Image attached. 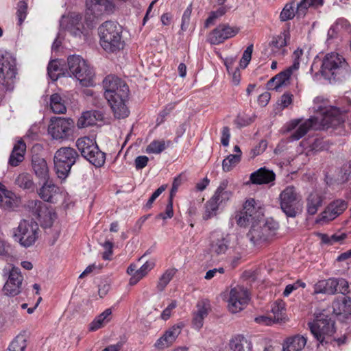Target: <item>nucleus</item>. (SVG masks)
Wrapping results in <instances>:
<instances>
[{"label": "nucleus", "instance_id": "nucleus-55", "mask_svg": "<svg viewBox=\"0 0 351 351\" xmlns=\"http://www.w3.org/2000/svg\"><path fill=\"white\" fill-rule=\"evenodd\" d=\"M154 266L155 263L154 261H147L138 269H137L136 272L143 278L154 267Z\"/></svg>", "mask_w": 351, "mask_h": 351}, {"label": "nucleus", "instance_id": "nucleus-17", "mask_svg": "<svg viewBox=\"0 0 351 351\" xmlns=\"http://www.w3.org/2000/svg\"><path fill=\"white\" fill-rule=\"evenodd\" d=\"M23 277L21 269L16 267H12L10 271L8 278L3 287V291L6 295L15 296L21 291V286Z\"/></svg>", "mask_w": 351, "mask_h": 351}, {"label": "nucleus", "instance_id": "nucleus-24", "mask_svg": "<svg viewBox=\"0 0 351 351\" xmlns=\"http://www.w3.org/2000/svg\"><path fill=\"white\" fill-rule=\"evenodd\" d=\"M228 180H223L213 195L221 206H225L232 196V192L228 188Z\"/></svg>", "mask_w": 351, "mask_h": 351}, {"label": "nucleus", "instance_id": "nucleus-27", "mask_svg": "<svg viewBox=\"0 0 351 351\" xmlns=\"http://www.w3.org/2000/svg\"><path fill=\"white\" fill-rule=\"evenodd\" d=\"M324 197L317 191L311 192L307 197L306 202V213L309 215H314L322 206Z\"/></svg>", "mask_w": 351, "mask_h": 351}, {"label": "nucleus", "instance_id": "nucleus-59", "mask_svg": "<svg viewBox=\"0 0 351 351\" xmlns=\"http://www.w3.org/2000/svg\"><path fill=\"white\" fill-rule=\"evenodd\" d=\"M326 292L328 294H334L337 292L338 282L337 278H329L326 280Z\"/></svg>", "mask_w": 351, "mask_h": 351}, {"label": "nucleus", "instance_id": "nucleus-35", "mask_svg": "<svg viewBox=\"0 0 351 351\" xmlns=\"http://www.w3.org/2000/svg\"><path fill=\"white\" fill-rule=\"evenodd\" d=\"M112 311L110 308L106 309L103 313L96 317L89 324V330L95 331L103 327L111 319Z\"/></svg>", "mask_w": 351, "mask_h": 351}, {"label": "nucleus", "instance_id": "nucleus-52", "mask_svg": "<svg viewBox=\"0 0 351 351\" xmlns=\"http://www.w3.org/2000/svg\"><path fill=\"white\" fill-rule=\"evenodd\" d=\"M252 51L253 45H249L244 51L239 63L241 68L245 69L251 60Z\"/></svg>", "mask_w": 351, "mask_h": 351}, {"label": "nucleus", "instance_id": "nucleus-10", "mask_svg": "<svg viewBox=\"0 0 351 351\" xmlns=\"http://www.w3.org/2000/svg\"><path fill=\"white\" fill-rule=\"evenodd\" d=\"M16 74V58L6 51H0V84L10 88Z\"/></svg>", "mask_w": 351, "mask_h": 351}, {"label": "nucleus", "instance_id": "nucleus-57", "mask_svg": "<svg viewBox=\"0 0 351 351\" xmlns=\"http://www.w3.org/2000/svg\"><path fill=\"white\" fill-rule=\"evenodd\" d=\"M173 216V202L171 200H169L168 204L166 206L165 213H160L157 216V219H171Z\"/></svg>", "mask_w": 351, "mask_h": 351}, {"label": "nucleus", "instance_id": "nucleus-5", "mask_svg": "<svg viewBox=\"0 0 351 351\" xmlns=\"http://www.w3.org/2000/svg\"><path fill=\"white\" fill-rule=\"evenodd\" d=\"M335 322L325 311L317 315L312 322L308 324L313 337L320 344L327 343L335 332Z\"/></svg>", "mask_w": 351, "mask_h": 351}, {"label": "nucleus", "instance_id": "nucleus-63", "mask_svg": "<svg viewBox=\"0 0 351 351\" xmlns=\"http://www.w3.org/2000/svg\"><path fill=\"white\" fill-rule=\"evenodd\" d=\"M149 158L146 156H140L136 158L134 165L136 169H142L147 165Z\"/></svg>", "mask_w": 351, "mask_h": 351}, {"label": "nucleus", "instance_id": "nucleus-6", "mask_svg": "<svg viewBox=\"0 0 351 351\" xmlns=\"http://www.w3.org/2000/svg\"><path fill=\"white\" fill-rule=\"evenodd\" d=\"M78 158L77 152L72 147H62L58 149L53 156L54 168L58 177L65 179Z\"/></svg>", "mask_w": 351, "mask_h": 351}, {"label": "nucleus", "instance_id": "nucleus-37", "mask_svg": "<svg viewBox=\"0 0 351 351\" xmlns=\"http://www.w3.org/2000/svg\"><path fill=\"white\" fill-rule=\"evenodd\" d=\"M15 183L20 188L34 191L35 188V184L33 181V178L31 174L28 173H20L16 178Z\"/></svg>", "mask_w": 351, "mask_h": 351}, {"label": "nucleus", "instance_id": "nucleus-47", "mask_svg": "<svg viewBox=\"0 0 351 351\" xmlns=\"http://www.w3.org/2000/svg\"><path fill=\"white\" fill-rule=\"evenodd\" d=\"M166 149L164 141H153L146 148V152L148 154H160Z\"/></svg>", "mask_w": 351, "mask_h": 351}, {"label": "nucleus", "instance_id": "nucleus-58", "mask_svg": "<svg viewBox=\"0 0 351 351\" xmlns=\"http://www.w3.org/2000/svg\"><path fill=\"white\" fill-rule=\"evenodd\" d=\"M327 148L326 142L322 138H315L310 146V150L312 152H319Z\"/></svg>", "mask_w": 351, "mask_h": 351}, {"label": "nucleus", "instance_id": "nucleus-44", "mask_svg": "<svg viewBox=\"0 0 351 351\" xmlns=\"http://www.w3.org/2000/svg\"><path fill=\"white\" fill-rule=\"evenodd\" d=\"M241 159L239 154H230L227 156L222 161V169L224 172H229L232 170L240 162Z\"/></svg>", "mask_w": 351, "mask_h": 351}, {"label": "nucleus", "instance_id": "nucleus-40", "mask_svg": "<svg viewBox=\"0 0 351 351\" xmlns=\"http://www.w3.org/2000/svg\"><path fill=\"white\" fill-rule=\"evenodd\" d=\"M17 203L18 200L14 193L7 190L0 199V207L5 210H11L17 206Z\"/></svg>", "mask_w": 351, "mask_h": 351}, {"label": "nucleus", "instance_id": "nucleus-45", "mask_svg": "<svg viewBox=\"0 0 351 351\" xmlns=\"http://www.w3.org/2000/svg\"><path fill=\"white\" fill-rule=\"evenodd\" d=\"M27 348V341L23 335L16 336L10 343L5 351H25Z\"/></svg>", "mask_w": 351, "mask_h": 351}, {"label": "nucleus", "instance_id": "nucleus-12", "mask_svg": "<svg viewBox=\"0 0 351 351\" xmlns=\"http://www.w3.org/2000/svg\"><path fill=\"white\" fill-rule=\"evenodd\" d=\"M38 226L32 220H23L14 232V239L25 247L33 245L38 237Z\"/></svg>", "mask_w": 351, "mask_h": 351}, {"label": "nucleus", "instance_id": "nucleus-26", "mask_svg": "<svg viewBox=\"0 0 351 351\" xmlns=\"http://www.w3.org/2000/svg\"><path fill=\"white\" fill-rule=\"evenodd\" d=\"M275 173L266 168H261L250 175V180L253 184H268L275 180Z\"/></svg>", "mask_w": 351, "mask_h": 351}, {"label": "nucleus", "instance_id": "nucleus-43", "mask_svg": "<svg viewBox=\"0 0 351 351\" xmlns=\"http://www.w3.org/2000/svg\"><path fill=\"white\" fill-rule=\"evenodd\" d=\"M91 164L97 167H100L104 165L106 160V154L102 152L99 147L96 148V150L92 152V153L86 158Z\"/></svg>", "mask_w": 351, "mask_h": 351}, {"label": "nucleus", "instance_id": "nucleus-53", "mask_svg": "<svg viewBox=\"0 0 351 351\" xmlns=\"http://www.w3.org/2000/svg\"><path fill=\"white\" fill-rule=\"evenodd\" d=\"M351 178V165H344L341 168L339 178L338 182L340 184L345 183L348 182Z\"/></svg>", "mask_w": 351, "mask_h": 351}, {"label": "nucleus", "instance_id": "nucleus-31", "mask_svg": "<svg viewBox=\"0 0 351 351\" xmlns=\"http://www.w3.org/2000/svg\"><path fill=\"white\" fill-rule=\"evenodd\" d=\"M306 343V339L300 335L287 338L282 344V351H300Z\"/></svg>", "mask_w": 351, "mask_h": 351}, {"label": "nucleus", "instance_id": "nucleus-60", "mask_svg": "<svg viewBox=\"0 0 351 351\" xmlns=\"http://www.w3.org/2000/svg\"><path fill=\"white\" fill-rule=\"evenodd\" d=\"M167 188V185L165 184H163L162 186H160L158 189H156L154 193L152 195V196L149 197V199H148V201L146 203V205L145 206L147 208H150L152 206V204L154 203V202L156 200V199L163 192L165 191V190Z\"/></svg>", "mask_w": 351, "mask_h": 351}, {"label": "nucleus", "instance_id": "nucleus-61", "mask_svg": "<svg viewBox=\"0 0 351 351\" xmlns=\"http://www.w3.org/2000/svg\"><path fill=\"white\" fill-rule=\"evenodd\" d=\"M267 147V143L265 140H261L251 151L252 157L257 156L264 152Z\"/></svg>", "mask_w": 351, "mask_h": 351}, {"label": "nucleus", "instance_id": "nucleus-56", "mask_svg": "<svg viewBox=\"0 0 351 351\" xmlns=\"http://www.w3.org/2000/svg\"><path fill=\"white\" fill-rule=\"evenodd\" d=\"M192 12V5L190 4L186 9L184 10L182 17L181 29L186 30L188 25L189 24L190 17Z\"/></svg>", "mask_w": 351, "mask_h": 351}, {"label": "nucleus", "instance_id": "nucleus-50", "mask_svg": "<svg viewBox=\"0 0 351 351\" xmlns=\"http://www.w3.org/2000/svg\"><path fill=\"white\" fill-rule=\"evenodd\" d=\"M236 219L237 224L241 227H246L250 223H252V225L254 223V219L245 214L242 210L237 214Z\"/></svg>", "mask_w": 351, "mask_h": 351}, {"label": "nucleus", "instance_id": "nucleus-3", "mask_svg": "<svg viewBox=\"0 0 351 351\" xmlns=\"http://www.w3.org/2000/svg\"><path fill=\"white\" fill-rule=\"evenodd\" d=\"M320 72L330 82H342L350 77L351 68L343 56L331 52L323 58Z\"/></svg>", "mask_w": 351, "mask_h": 351}, {"label": "nucleus", "instance_id": "nucleus-62", "mask_svg": "<svg viewBox=\"0 0 351 351\" xmlns=\"http://www.w3.org/2000/svg\"><path fill=\"white\" fill-rule=\"evenodd\" d=\"M103 247L105 250L102 254L103 259L110 260V256L112 254L113 243L109 241H107L103 244Z\"/></svg>", "mask_w": 351, "mask_h": 351}, {"label": "nucleus", "instance_id": "nucleus-41", "mask_svg": "<svg viewBox=\"0 0 351 351\" xmlns=\"http://www.w3.org/2000/svg\"><path fill=\"white\" fill-rule=\"evenodd\" d=\"M197 310L194 313L193 324L195 328L199 329L203 326V320L208 315V308L205 305L198 304L197 305Z\"/></svg>", "mask_w": 351, "mask_h": 351}, {"label": "nucleus", "instance_id": "nucleus-39", "mask_svg": "<svg viewBox=\"0 0 351 351\" xmlns=\"http://www.w3.org/2000/svg\"><path fill=\"white\" fill-rule=\"evenodd\" d=\"M220 206H221V204L212 196L204 205L205 211L203 215V219L208 220L215 216Z\"/></svg>", "mask_w": 351, "mask_h": 351}, {"label": "nucleus", "instance_id": "nucleus-46", "mask_svg": "<svg viewBox=\"0 0 351 351\" xmlns=\"http://www.w3.org/2000/svg\"><path fill=\"white\" fill-rule=\"evenodd\" d=\"M296 14L294 10V1L287 3L280 14L281 21H287L292 19Z\"/></svg>", "mask_w": 351, "mask_h": 351}, {"label": "nucleus", "instance_id": "nucleus-19", "mask_svg": "<svg viewBox=\"0 0 351 351\" xmlns=\"http://www.w3.org/2000/svg\"><path fill=\"white\" fill-rule=\"evenodd\" d=\"M86 4L88 12L97 17L114 10V5L109 0H86Z\"/></svg>", "mask_w": 351, "mask_h": 351}, {"label": "nucleus", "instance_id": "nucleus-28", "mask_svg": "<svg viewBox=\"0 0 351 351\" xmlns=\"http://www.w3.org/2000/svg\"><path fill=\"white\" fill-rule=\"evenodd\" d=\"M26 151V145L25 142L21 139L14 145L9 158V164L12 167L18 166L23 160Z\"/></svg>", "mask_w": 351, "mask_h": 351}, {"label": "nucleus", "instance_id": "nucleus-20", "mask_svg": "<svg viewBox=\"0 0 351 351\" xmlns=\"http://www.w3.org/2000/svg\"><path fill=\"white\" fill-rule=\"evenodd\" d=\"M181 332V327L176 325L167 330L154 343V347L159 350L171 346Z\"/></svg>", "mask_w": 351, "mask_h": 351}, {"label": "nucleus", "instance_id": "nucleus-14", "mask_svg": "<svg viewBox=\"0 0 351 351\" xmlns=\"http://www.w3.org/2000/svg\"><path fill=\"white\" fill-rule=\"evenodd\" d=\"M250 300L248 291L242 287L231 289L229 293L228 309L232 313L243 310Z\"/></svg>", "mask_w": 351, "mask_h": 351}, {"label": "nucleus", "instance_id": "nucleus-23", "mask_svg": "<svg viewBox=\"0 0 351 351\" xmlns=\"http://www.w3.org/2000/svg\"><path fill=\"white\" fill-rule=\"evenodd\" d=\"M43 182L44 183L38 191L40 197L45 202L54 203L59 188L49 180Z\"/></svg>", "mask_w": 351, "mask_h": 351}, {"label": "nucleus", "instance_id": "nucleus-42", "mask_svg": "<svg viewBox=\"0 0 351 351\" xmlns=\"http://www.w3.org/2000/svg\"><path fill=\"white\" fill-rule=\"evenodd\" d=\"M177 269L174 268H170L167 269L162 275L160 277L158 284L157 289L159 291H162L169 282L172 280L175 274H176Z\"/></svg>", "mask_w": 351, "mask_h": 351}, {"label": "nucleus", "instance_id": "nucleus-1", "mask_svg": "<svg viewBox=\"0 0 351 351\" xmlns=\"http://www.w3.org/2000/svg\"><path fill=\"white\" fill-rule=\"evenodd\" d=\"M316 116L311 117L304 122L300 119H293L285 125V131H295L289 136L291 141L302 138L311 129L315 130L337 128L343 124L348 119V110L328 105V101L322 97L314 99L313 107Z\"/></svg>", "mask_w": 351, "mask_h": 351}, {"label": "nucleus", "instance_id": "nucleus-13", "mask_svg": "<svg viewBox=\"0 0 351 351\" xmlns=\"http://www.w3.org/2000/svg\"><path fill=\"white\" fill-rule=\"evenodd\" d=\"M33 215L45 228H50L56 218V213L50 210L46 204L40 200H34L30 203Z\"/></svg>", "mask_w": 351, "mask_h": 351}, {"label": "nucleus", "instance_id": "nucleus-16", "mask_svg": "<svg viewBox=\"0 0 351 351\" xmlns=\"http://www.w3.org/2000/svg\"><path fill=\"white\" fill-rule=\"evenodd\" d=\"M238 32L237 27H230L228 24H220L209 33L207 40L211 45H216L234 37Z\"/></svg>", "mask_w": 351, "mask_h": 351}, {"label": "nucleus", "instance_id": "nucleus-29", "mask_svg": "<svg viewBox=\"0 0 351 351\" xmlns=\"http://www.w3.org/2000/svg\"><path fill=\"white\" fill-rule=\"evenodd\" d=\"M33 170L42 181L49 180V169L46 160L39 157H34L32 161Z\"/></svg>", "mask_w": 351, "mask_h": 351}, {"label": "nucleus", "instance_id": "nucleus-18", "mask_svg": "<svg viewBox=\"0 0 351 351\" xmlns=\"http://www.w3.org/2000/svg\"><path fill=\"white\" fill-rule=\"evenodd\" d=\"M290 40V33L289 30H284L279 35L274 36L269 45L271 53L276 57L283 58L288 54L286 49Z\"/></svg>", "mask_w": 351, "mask_h": 351}, {"label": "nucleus", "instance_id": "nucleus-11", "mask_svg": "<svg viewBox=\"0 0 351 351\" xmlns=\"http://www.w3.org/2000/svg\"><path fill=\"white\" fill-rule=\"evenodd\" d=\"M73 128L72 119L53 117L48 125V133L53 139L63 141L71 135Z\"/></svg>", "mask_w": 351, "mask_h": 351}, {"label": "nucleus", "instance_id": "nucleus-49", "mask_svg": "<svg viewBox=\"0 0 351 351\" xmlns=\"http://www.w3.org/2000/svg\"><path fill=\"white\" fill-rule=\"evenodd\" d=\"M47 73L49 77L53 81L57 80L60 77L61 73L56 60L49 62L47 66Z\"/></svg>", "mask_w": 351, "mask_h": 351}, {"label": "nucleus", "instance_id": "nucleus-51", "mask_svg": "<svg viewBox=\"0 0 351 351\" xmlns=\"http://www.w3.org/2000/svg\"><path fill=\"white\" fill-rule=\"evenodd\" d=\"M27 10V5L25 1H21L18 3L16 16L18 18V24L19 25H21L23 23V22L26 18Z\"/></svg>", "mask_w": 351, "mask_h": 351}, {"label": "nucleus", "instance_id": "nucleus-25", "mask_svg": "<svg viewBox=\"0 0 351 351\" xmlns=\"http://www.w3.org/2000/svg\"><path fill=\"white\" fill-rule=\"evenodd\" d=\"M293 72L291 69L287 68L279 73L268 81L267 84V88L278 90L280 87L287 84Z\"/></svg>", "mask_w": 351, "mask_h": 351}, {"label": "nucleus", "instance_id": "nucleus-9", "mask_svg": "<svg viewBox=\"0 0 351 351\" xmlns=\"http://www.w3.org/2000/svg\"><path fill=\"white\" fill-rule=\"evenodd\" d=\"M280 206L288 217L294 218L302 212L300 197L293 186H287L280 194Z\"/></svg>", "mask_w": 351, "mask_h": 351}, {"label": "nucleus", "instance_id": "nucleus-30", "mask_svg": "<svg viewBox=\"0 0 351 351\" xmlns=\"http://www.w3.org/2000/svg\"><path fill=\"white\" fill-rule=\"evenodd\" d=\"M242 210L254 219V223L259 221L263 217L262 208L257 206L254 199H247L243 204Z\"/></svg>", "mask_w": 351, "mask_h": 351}, {"label": "nucleus", "instance_id": "nucleus-54", "mask_svg": "<svg viewBox=\"0 0 351 351\" xmlns=\"http://www.w3.org/2000/svg\"><path fill=\"white\" fill-rule=\"evenodd\" d=\"M303 55L302 49L298 48L295 50L292 55L293 58V64L290 66L289 68L291 69V71H294L299 69L300 67V60L302 56Z\"/></svg>", "mask_w": 351, "mask_h": 351}, {"label": "nucleus", "instance_id": "nucleus-33", "mask_svg": "<svg viewBox=\"0 0 351 351\" xmlns=\"http://www.w3.org/2000/svg\"><path fill=\"white\" fill-rule=\"evenodd\" d=\"M228 245V241L221 235L219 237L212 239L208 251L212 256H219L227 251Z\"/></svg>", "mask_w": 351, "mask_h": 351}, {"label": "nucleus", "instance_id": "nucleus-34", "mask_svg": "<svg viewBox=\"0 0 351 351\" xmlns=\"http://www.w3.org/2000/svg\"><path fill=\"white\" fill-rule=\"evenodd\" d=\"M230 347L233 351H252V342L241 335H236L231 339Z\"/></svg>", "mask_w": 351, "mask_h": 351}, {"label": "nucleus", "instance_id": "nucleus-8", "mask_svg": "<svg viewBox=\"0 0 351 351\" xmlns=\"http://www.w3.org/2000/svg\"><path fill=\"white\" fill-rule=\"evenodd\" d=\"M68 73L75 77L84 86L93 84L94 71L80 56H70L68 58Z\"/></svg>", "mask_w": 351, "mask_h": 351}, {"label": "nucleus", "instance_id": "nucleus-21", "mask_svg": "<svg viewBox=\"0 0 351 351\" xmlns=\"http://www.w3.org/2000/svg\"><path fill=\"white\" fill-rule=\"evenodd\" d=\"M332 307L335 315H342L347 317L351 315V298L346 295L339 296L333 301Z\"/></svg>", "mask_w": 351, "mask_h": 351}, {"label": "nucleus", "instance_id": "nucleus-48", "mask_svg": "<svg viewBox=\"0 0 351 351\" xmlns=\"http://www.w3.org/2000/svg\"><path fill=\"white\" fill-rule=\"evenodd\" d=\"M285 304L282 302H276L271 308L274 315L272 318L276 322L282 320V315L285 311Z\"/></svg>", "mask_w": 351, "mask_h": 351}, {"label": "nucleus", "instance_id": "nucleus-22", "mask_svg": "<svg viewBox=\"0 0 351 351\" xmlns=\"http://www.w3.org/2000/svg\"><path fill=\"white\" fill-rule=\"evenodd\" d=\"M104 114L99 110L86 111L78 119L77 125L79 128H86L95 125L97 121H102Z\"/></svg>", "mask_w": 351, "mask_h": 351}, {"label": "nucleus", "instance_id": "nucleus-64", "mask_svg": "<svg viewBox=\"0 0 351 351\" xmlns=\"http://www.w3.org/2000/svg\"><path fill=\"white\" fill-rule=\"evenodd\" d=\"M293 95L289 93H284L280 99V106L285 108L288 107L293 101Z\"/></svg>", "mask_w": 351, "mask_h": 351}, {"label": "nucleus", "instance_id": "nucleus-36", "mask_svg": "<svg viewBox=\"0 0 351 351\" xmlns=\"http://www.w3.org/2000/svg\"><path fill=\"white\" fill-rule=\"evenodd\" d=\"M324 3V0H302L297 5L295 13L299 17L304 16L310 7H319Z\"/></svg>", "mask_w": 351, "mask_h": 351}, {"label": "nucleus", "instance_id": "nucleus-7", "mask_svg": "<svg viewBox=\"0 0 351 351\" xmlns=\"http://www.w3.org/2000/svg\"><path fill=\"white\" fill-rule=\"evenodd\" d=\"M278 228V223L272 219L266 221L261 219L252 225L247 237L254 245L267 242L276 235Z\"/></svg>", "mask_w": 351, "mask_h": 351}, {"label": "nucleus", "instance_id": "nucleus-32", "mask_svg": "<svg viewBox=\"0 0 351 351\" xmlns=\"http://www.w3.org/2000/svg\"><path fill=\"white\" fill-rule=\"evenodd\" d=\"M76 146L82 156L86 159L98 147L93 139L87 136L78 138L76 141Z\"/></svg>", "mask_w": 351, "mask_h": 351}, {"label": "nucleus", "instance_id": "nucleus-15", "mask_svg": "<svg viewBox=\"0 0 351 351\" xmlns=\"http://www.w3.org/2000/svg\"><path fill=\"white\" fill-rule=\"evenodd\" d=\"M348 208V202L341 199H337L331 202L321 213L316 222L323 223L328 222L337 218L341 215Z\"/></svg>", "mask_w": 351, "mask_h": 351}, {"label": "nucleus", "instance_id": "nucleus-2", "mask_svg": "<svg viewBox=\"0 0 351 351\" xmlns=\"http://www.w3.org/2000/svg\"><path fill=\"white\" fill-rule=\"evenodd\" d=\"M103 86L105 98L110 105L114 117L117 119L128 117L130 112L125 101L130 90L127 84L119 77L109 75L103 80Z\"/></svg>", "mask_w": 351, "mask_h": 351}, {"label": "nucleus", "instance_id": "nucleus-38", "mask_svg": "<svg viewBox=\"0 0 351 351\" xmlns=\"http://www.w3.org/2000/svg\"><path fill=\"white\" fill-rule=\"evenodd\" d=\"M50 106L52 111L56 114H64L66 112L64 101L58 93L51 95Z\"/></svg>", "mask_w": 351, "mask_h": 351}, {"label": "nucleus", "instance_id": "nucleus-4", "mask_svg": "<svg viewBox=\"0 0 351 351\" xmlns=\"http://www.w3.org/2000/svg\"><path fill=\"white\" fill-rule=\"evenodd\" d=\"M99 43L102 49L108 53L123 49L125 42L122 38V27L115 21H107L98 28Z\"/></svg>", "mask_w": 351, "mask_h": 351}]
</instances>
